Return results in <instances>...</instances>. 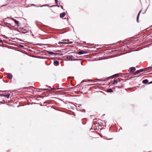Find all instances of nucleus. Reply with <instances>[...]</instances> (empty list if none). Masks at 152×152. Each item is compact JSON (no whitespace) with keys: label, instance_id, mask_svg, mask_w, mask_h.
I'll list each match as a JSON object with an SVG mask.
<instances>
[{"label":"nucleus","instance_id":"obj_4","mask_svg":"<svg viewBox=\"0 0 152 152\" xmlns=\"http://www.w3.org/2000/svg\"><path fill=\"white\" fill-rule=\"evenodd\" d=\"M7 77L9 79H12V75L10 73H8L7 75Z\"/></svg>","mask_w":152,"mask_h":152},{"label":"nucleus","instance_id":"obj_2","mask_svg":"<svg viewBox=\"0 0 152 152\" xmlns=\"http://www.w3.org/2000/svg\"><path fill=\"white\" fill-rule=\"evenodd\" d=\"M136 70V68L135 67H132L129 69L128 70L129 72L132 73V75H134V73L135 72H134Z\"/></svg>","mask_w":152,"mask_h":152},{"label":"nucleus","instance_id":"obj_6","mask_svg":"<svg viewBox=\"0 0 152 152\" xmlns=\"http://www.w3.org/2000/svg\"><path fill=\"white\" fill-rule=\"evenodd\" d=\"M11 19H12L15 22V23L17 25V26H18V24L19 23V22L18 21L16 20L15 19L13 18H11Z\"/></svg>","mask_w":152,"mask_h":152},{"label":"nucleus","instance_id":"obj_12","mask_svg":"<svg viewBox=\"0 0 152 152\" xmlns=\"http://www.w3.org/2000/svg\"><path fill=\"white\" fill-rule=\"evenodd\" d=\"M141 11H142V10H140L138 14V15H137V22H138V20H139V16H140V14L141 13Z\"/></svg>","mask_w":152,"mask_h":152},{"label":"nucleus","instance_id":"obj_15","mask_svg":"<svg viewBox=\"0 0 152 152\" xmlns=\"http://www.w3.org/2000/svg\"><path fill=\"white\" fill-rule=\"evenodd\" d=\"M96 89L99 88V87L97 84H99V83L98 82V81H96Z\"/></svg>","mask_w":152,"mask_h":152},{"label":"nucleus","instance_id":"obj_31","mask_svg":"<svg viewBox=\"0 0 152 152\" xmlns=\"http://www.w3.org/2000/svg\"><path fill=\"white\" fill-rule=\"evenodd\" d=\"M58 7H59V6L57 5Z\"/></svg>","mask_w":152,"mask_h":152},{"label":"nucleus","instance_id":"obj_5","mask_svg":"<svg viewBox=\"0 0 152 152\" xmlns=\"http://www.w3.org/2000/svg\"><path fill=\"white\" fill-rule=\"evenodd\" d=\"M86 53V51L84 50H81L78 52V54L80 55Z\"/></svg>","mask_w":152,"mask_h":152},{"label":"nucleus","instance_id":"obj_16","mask_svg":"<svg viewBox=\"0 0 152 152\" xmlns=\"http://www.w3.org/2000/svg\"><path fill=\"white\" fill-rule=\"evenodd\" d=\"M2 95L4 96V97H6L7 98H8L10 96V94H5V95Z\"/></svg>","mask_w":152,"mask_h":152},{"label":"nucleus","instance_id":"obj_29","mask_svg":"<svg viewBox=\"0 0 152 152\" xmlns=\"http://www.w3.org/2000/svg\"><path fill=\"white\" fill-rule=\"evenodd\" d=\"M2 94H0V96H2Z\"/></svg>","mask_w":152,"mask_h":152},{"label":"nucleus","instance_id":"obj_24","mask_svg":"<svg viewBox=\"0 0 152 152\" xmlns=\"http://www.w3.org/2000/svg\"><path fill=\"white\" fill-rule=\"evenodd\" d=\"M127 74H129V73H126L125 74H124V75H127Z\"/></svg>","mask_w":152,"mask_h":152},{"label":"nucleus","instance_id":"obj_8","mask_svg":"<svg viewBox=\"0 0 152 152\" xmlns=\"http://www.w3.org/2000/svg\"><path fill=\"white\" fill-rule=\"evenodd\" d=\"M120 80L119 79L115 80H114V81H113V85H115V84H117L118 82H120Z\"/></svg>","mask_w":152,"mask_h":152},{"label":"nucleus","instance_id":"obj_25","mask_svg":"<svg viewBox=\"0 0 152 152\" xmlns=\"http://www.w3.org/2000/svg\"><path fill=\"white\" fill-rule=\"evenodd\" d=\"M2 42V41L1 40H0V42Z\"/></svg>","mask_w":152,"mask_h":152},{"label":"nucleus","instance_id":"obj_1","mask_svg":"<svg viewBox=\"0 0 152 152\" xmlns=\"http://www.w3.org/2000/svg\"><path fill=\"white\" fill-rule=\"evenodd\" d=\"M151 68H152V66L150 67L147 68H145L144 69H140V70H137V71H135V72H134V73H133L134 75H136L139 74V73L143 71H144V70L147 69V70H148L149 69H151Z\"/></svg>","mask_w":152,"mask_h":152},{"label":"nucleus","instance_id":"obj_3","mask_svg":"<svg viewBox=\"0 0 152 152\" xmlns=\"http://www.w3.org/2000/svg\"><path fill=\"white\" fill-rule=\"evenodd\" d=\"M99 125L98 124H97L96 123V132H97L96 131H98L99 129H101V128H99Z\"/></svg>","mask_w":152,"mask_h":152},{"label":"nucleus","instance_id":"obj_7","mask_svg":"<svg viewBox=\"0 0 152 152\" xmlns=\"http://www.w3.org/2000/svg\"><path fill=\"white\" fill-rule=\"evenodd\" d=\"M66 13L65 12H63L60 14V17L61 18H64L65 15Z\"/></svg>","mask_w":152,"mask_h":152},{"label":"nucleus","instance_id":"obj_20","mask_svg":"<svg viewBox=\"0 0 152 152\" xmlns=\"http://www.w3.org/2000/svg\"><path fill=\"white\" fill-rule=\"evenodd\" d=\"M56 2V4H57L58 2V0H55Z\"/></svg>","mask_w":152,"mask_h":152},{"label":"nucleus","instance_id":"obj_22","mask_svg":"<svg viewBox=\"0 0 152 152\" xmlns=\"http://www.w3.org/2000/svg\"><path fill=\"white\" fill-rule=\"evenodd\" d=\"M115 76H118V74H115Z\"/></svg>","mask_w":152,"mask_h":152},{"label":"nucleus","instance_id":"obj_21","mask_svg":"<svg viewBox=\"0 0 152 152\" xmlns=\"http://www.w3.org/2000/svg\"><path fill=\"white\" fill-rule=\"evenodd\" d=\"M43 6H48L49 5H47V4H46L45 5H43Z\"/></svg>","mask_w":152,"mask_h":152},{"label":"nucleus","instance_id":"obj_23","mask_svg":"<svg viewBox=\"0 0 152 152\" xmlns=\"http://www.w3.org/2000/svg\"><path fill=\"white\" fill-rule=\"evenodd\" d=\"M61 8L62 9H63V6H61Z\"/></svg>","mask_w":152,"mask_h":152},{"label":"nucleus","instance_id":"obj_27","mask_svg":"<svg viewBox=\"0 0 152 152\" xmlns=\"http://www.w3.org/2000/svg\"><path fill=\"white\" fill-rule=\"evenodd\" d=\"M98 59H96V58L95 60H96H96H98Z\"/></svg>","mask_w":152,"mask_h":152},{"label":"nucleus","instance_id":"obj_32","mask_svg":"<svg viewBox=\"0 0 152 152\" xmlns=\"http://www.w3.org/2000/svg\"><path fill=\"white\" fill-rule=\"evenodd\" d=\"M84 82V81H82V82Z\"/></svg>","mask_w":152,"mask_h":152},{"label":"nucleus","instance_id":"obj_11","mask_svg":"<svg viewBox=\"0 0 152 152\" xmlns=\"http://www.w3.org/2000/svg\"><path fill=\"white\" fill-rule=\"evenodd\" d=\"M73 57V56L72 55L68 56L66 58L68 60H70L72 59Z\"/></svg>","mask_w":152,"mask_h":152},{"label":"nucleus","instance_id":"obj_26","mask_svg":"<svg viewBox=\"0 0 152 152\" xmlns=\"http://www.w3.org/2000/svg\"><path fill=\"white\" fill-rule=\"evenodd\" d=\"M129 76H130V75H128V77H129Z\"/></svg>","mask_w":152,"mask_h":152},{"label":"nucleus","instance_id":"obj_28","mask_svg":"<svg viewBox=\"0 0 152 152\" xmlns=\"http://www.w3.org/2000/svg\"><path fill=\"white\" fill-rule=\"evenodd\" d=\"M152 83V81H151V82H150L149 83Z\"/></svg>","mask_w":152,"mask_h":152},{"label":"nucleus","instance_id":"obj_30","mask_svg":"<svg viewBox=\"0 0 152 152\" xmlns=\"http://www.w3.org/2000/svg\"><path fill=\"white\" fill-rule=\"evenodd\" d=\"M139 76H137V77H138ZM137 77V76H135V77Z\"/></svg>","mask_w":152,"mask_h":152},{"label":"nucleus","instance_id":"obj_14","mask_svg":"<svg viewBox=\"0 0 152 152\" xmlns=\"http://www.w3.org/2000/svg\"><path fill=\"white\" fill-rule=\"evenodd\" d=\"M148 82V80L147 79L144 80L142 81V83L144 84L147 83Z\"/></svg>","mask_w":152,"mask_h":152},{"label":"nucleus","instance_id":"obj_13","mask_svg":"<svg viewBox=\"0 0 152 152\" xmlns=\"http://www.w3.org/2000/svg\"><path fill=\"white\" fill-rule=\"evenodd\" d=\"M54 64L55 66H57L59 65V63L58 61H54Z\"/></svg>","mask_w":152,"mask_h":152},{"label":"nucleus","instance_id":"obj_10","mask_svg":"<svg viewBox=\"0 0 152 152\" xmlns=\"http://www.w3.org/2000/svg\"><path fill=\"white\" fill-rule=\"evenodd\" d=\"M41 89V90H56V88H51L50 89H46V88H40Z\"/></svg>","mask_w":152,"mask_h":152},{"label":"nucleus","instance_id":"obj_17","mask_svg":"<svg viewBox=\"0 0 152 152\" xmlns=\"http://www.w3.org/2000/svg\"><path fill=\"white\" fill-rule=\"evenodd\" d=\"M107 92H109V93L113 92V91L112 89L111 88L107 89Z\"/></svg>","mask_w":152,"mask_h":152},{"label":"nucleus","instance_id":"obj_19","mask_svg":"<svg viewBox=\"0 0 152 152\" xmlns=\"http://www.w3.org/2000/svg\"><path fill=\"white\" fill-rule=\"evenodd\" d=\"M66 43L65 42H59L58 43V44H66Z\"/></svg>","mask_w":152,"mask_h":152},{"label":"nucleus","instance_id":"obj_9","mask_svg":"<svg viewBox=\"0 0 152 152\" xmlns=\"http://www.w3.org/2000/svg\"><path fill=\"white\" fill-rule=\"evenodd\" d=\"M47 53L49 54H51V55H53V54H54V55L56 54H56H58V53L53 52H50V51H47Z\"/></svg>","mask_w":152,"mask_h":152},{"label":"nucleus","instance_id":"obj_18","mask_svg":"<svg viewBox=\"0 0 152 152\" xmlns=\"http://www.w3.org/2000/svg\"><path fill=\"white\" fill-rule=\"evenodd\" d=\"M117 87L119 88H123L124 87V86L123 85H121V86H117Z\"/></svg>","mask_w":152,"mask_h":152}]
</instances>
